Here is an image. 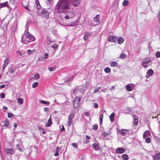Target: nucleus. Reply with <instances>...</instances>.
<instances>
[{"mask_svg":"<svg viewBox=\"0 0 160 160\" xmlns=\"http://www.w3.org/2000/svg\"><path fill=\"white\" fill-rule=\"evenodd\" d=\"M56 7L58 12H65L69 8V1L68 0H60L58 2Z\"/></svg>","mask_w":160,"mask_h":160,"instance_id":"f257e3e1","label":"nucleus"},{"mask_svg":"<svg viewBox=\"0 0 160 160\" xmlns=\"http://www.w3.org/2000/svg\"><path fill=\"white\" fill-rule=\"evenodd\" d=\"M35 40L34 37L28 31L25 32L22 38V41L24 44H27Z\"/></svg>","mask_w":160,"mask_h":160,"instance_id":"f03ea898","label":"nucleus"},{"mask_svg":"<svg viewBox=\"0 0 160 160\" xmlns=\"http://www.w3.org/2000/svg\"><path fill=\"white\" fill-rule=\"evenodd\" d=\"M65 12L66 15L64 17V18L66 20L72 19L74 17V13L72 11H69V12L66 11Z\"/></svg>","mask_w":160,"mask_h":160,"instance_id":"7ed1b4c3","label":"nucleus"},{"mask_svg":"<svg viewBox=\"0 0 160 160\" xmlns=\"http://www.w3.org/2000/svg\"><path fill=\"white\" fill-rule=\"evenodd\" d=\"M80 99L78 97H76L73 101V107L74 108H77L79 106V102Z\"/></svg>","mask_w":160,"mask_h":160,"instance_id":"20e7f679","label":"nucleus"},{"mask_svg":"<svg viewBox=\"0 0 160 160\" xmlns=\"http://www.w3.org/2000/svg\"><path fill=\"white\" fill-rule=\"evenodd\" d=\"M22 4L23 6L28 11H30L29 8V2L28 0H22Z\"/></svg>","mask_w":160,"mask_h":160,"instance_id":"39448f33","label":"nucleus"},{"mask_svg":"<svg viewBox=\"0 0 160 160\" xmlns=\"http://www.w3.org/2000/svg\"><path fill=\"white\" fill-rule=\"evenodd\" d=\"M125 151V150L123 148H118L116 150V152L118 154H122L124 153Z\"/></svg>","mask_w":160,"mask_h":160,"instance_id":"423d86ee","label":"nucleus"},{"mask_svg":"<svg viewBox=\"0 0 160 160\" xmlns=\"http://www.w3.org/2000/svg\"><path fill=\"white\" fill-rule=\"evenodd\" d=\"M126 89L128 91H131L133 90L134 88V87L131 84H128L126 86Z\"/></svg>","mask_w":160,"mask_h":160,"instance_id":"0eeeda50","label":"nucleus"},{"mask_svg":"<svg viewBox=\"0 0 160 160\" xmlns=\"http://www.w3.org/2000/svg\"><path fill=\"white\" fill-rule=\"evenodd\" d=\"M108 40L109 42H115L117 40V37L112 35H110L108 37Z\"/></svg>","mask_w":160,"mask_h":160,"instance_id":"6e6552de","label":"nucleus"},{"mask_svg":"<svg viewBox=\"0 0 160 160\" xmlns=\"http://www.w3.org/2000/svg\"><path fill=\"white\" fill-rule=\"evenodd\" d=\"M5 152L7 154H13L14 153L15 151L12 148H7L5 149Z\"/></svg>","mask_w":160,"mask_h":160,"instance_id":"1a4fd4ad","label":"nucleus"},{"mask_svg":"<svg viewBox=\"0 0 160 160\" xmlns=\"http://www.w3.org/2000/svg\"><path fill=\"white\" fill-rule=\"evenodd\" d=\"M151 62L150 60H148L147 59H145L143 60L142 62V65L143 67L144 68H146L147 67L148 65L147 63H149Z\"/></svg>","mask_w":160,"mask_h":160,"instance_id":"9d476101","label":"nucleus"},{"mask_svg":"<svg viewBox=\"0 0 160 160\" xmlns=\"http://www.w3.org/2000/svg\"><path fill=\"white\" fill-rule=\"evenodd\" d=\"M92 147L95 151H97L101 150V148L99 146L98 143H94L92 144Z\"/></svg>","mask_w":160,"mask_h":160,"instance_id":"9b49d317","label":"nucleus"},{"mask_svg":"<svg viewBox=\"0 0 160 160\" xmlns=\"http://www.w3.org/2000/svg\"><path fill=\"white\" fill-rule=\"evenodd\" d=\"M128 131V130L122 129L121 130H119L118 132L122 136H124L126 135V132Z\"/></svg>","mask_w":160,"mask_h":160,"instance_id":"f8f14e48","label":"nucleus"},{"mask_svg":"<svg viewBox=\"0 0 160 160\" xmlns=\"http://www.w3.org/2000/svg\"><path fill=\"white\" fill-rule=\"evenodd\" d=\"M133 117L134 118L133 125L134 126H136L138 124V117L135 115H133Z\"/></svg>","mask_w":160,"mask_h":160,"instance_id":"ddd939ff","label":"nucleus"},{"mask_svg":"<svg viewBox=\"0 0 160 160\" xmlns=\"http://www.w3.org/2000/svg\"><path fill=\"white\" fill-rule=\"evenodd\" d=\"M151 135V133L149 131L147 130L143 133V138H145L147 137L150 136Z\"/></svg>","mask_w":160,"mask_h":160,"instance_id":"4468645a","label":"nucleus"},{"mask_svg":"<svg viewBox=\"0 0 160 160\" xmlns=\"http://www.w3.org/2000/svg\"><path fill=\"white\" fill-rule=\"evenodd\" d=\"M153 158L154 160H160V152L155 155L153 156Z\"/></svg>","mask_w":160,"mask_h":160,"instance_id":"2eb2a0df","label":"nucleus"},{"mask_svg":"<svg viewBox=\"0 0 160 160\" xmlns=\"http://www.w3.org/2000/svg\"><path fill=\"white\" fill-rule=\"evenodd\" d=\"M80 2V0H76L73 2V5L75 7L78 6L79 5Z\"/></svg>","mask_w":160,"mask_h":160,"instance_id":"dca6fc26","label":"nucleus"},{"mask_svg":"<svg viewBox=\"0 0 160 160\" xmlns=\"http://www.w3.org/2000/svg\"><path fill=\"white\" fill-rule=\"evenodd\" d=\"M41 13V14L44 15L46 17H48L49 16V14L48 12L45 10H42Z\"/></svg>","mask_w":160,"mask_h":160,"instance_id":"f3484780","label":"nucleus"},{"mask_svg":"<svg viewBox=\"0 0 160 160\" xmlns=\"http://www.w3.org/2000/svg\"><path fill=\"white\" fill-rule=\"evenodd\" d=\"M52 122L51 119V116L49 118L48 120V122L46 124V127H49L52 124Z\"/></svg>","mask_w":160,"mask_h":160,"instance_id":"a211bd4d","label":"nucleus"},{"mask_svg":"<svg viewBox=\"0 0 160 160\" xmlns=\"http://www.w3.org/2000/svg\"><path fill=\"white\" fill-rule=\"evenodd\" d=\"M124 41V39L121 37H119L118 38L117 42L118 44H121Z\"/></svg>","mask_w":160,"mask_h":160,"instance_id":"6ab92c4d","label":"nucleus"},{"mask_svg":"<svg viewBox=\"0 0 160 160\" xmlns=\"http://www.w3.org/2000/svg\"><path fill=\"white\" fill-rule=\"evenodd\" d=\"M75 116V115L74 113H71L68 116V120H72L73 119V118H74Z\"/></svg>","mask_w":160,"mask_h":160,"instance_id":"aec40b11","label":"nucleus"},{"mask_svg":"<svg viewBox=\"0 0 160 160\" xmlns=\"http://www.w3.org/2000/svg\"><path fill=\"white\" fill-rule=\"evenodd\" d=\"M8 60L7 59H6L5 60L3 64V65L2 68L4 69L5 67L8 65Z\"/></svg>","mask_w":160,"mask_h":160,"instance_id":"412c9836","label":"nucleus"},{"mask_svg":"<svg viewBox=\"0 0 160 160\" xmlns=\"http://www.w3.org/2000/svg\"><path fill=\"white\" fill-rule=\"evenodd\" d=\"M4 126L5 127H8L10 123L9 121L7 119H6L3 122Z\"/></svg>","mask_w":160,"mask_h":160,"instance_id":"4be33fe9","label":"nucleus"},{"mask_svg":"<svg viewBox=\"0 0 160 160\" xmlns=\"http://www.w3.org/2000/svg\"><path fill=\"white\" fill-rule=\"evenodd\" d=\"M93 21L96 22H98L99 21V15H97L95 17L93 18Z\"/></svg>","mask_w":160,"mask_h":160,"instance_id":"5701e85b","label":"nucleus"},{"mask_svg":"<svg viewBox=\"0 0 160 160\" xmlns=\"http://www.w3.org/2000/svg\"><path fill=\"white\" fill-rule=\"evenodd\" d=\"M115 115L114 113L113 112L109 116V118L111 122H113L114 121L113 118L115 117Z\"/></svg>","mask_w":160,"mask_h":160,"instance_id":"b1692460","label":"nucleus"},{"mask_svg":"<svg viewBox=\"0 0 160 160\" xmlns=\"http://www.w3.org/2000/svg\"><path fill=\"white\" fill-rule=\"evenodd\" d=\"M8 2H6L4 3H0V8L8 6Z\"/></svg>","mask_w":160,"mask_h":160,"instance_id":"393cba45","label":"nucleus"},{"mask_svg":"<svg viewBox=\"0 0 160 160\" xmlns=\"http://www.w3.org/2000/svg\"><path fill=\"white\" fill-rule=\"evenodd\" d=\"M90 35V33L89 32H86L84 35L83 39L85 41H86L88 38L89 36Z\"/></svg>","mask_w":160,"mask_h":160,"instance_id":"a878e982","label":"nucleus"},{"mask_svg":"<svg viewBox=\"0 0 160 160\" xmlns=\"http://www.w3.org/2000/svg\"><path fill=\"white\" fill-rule=\"evenodd\" d=\"M122 158L124 160H128L129 158L128 155L126 154L122 155Z\"/></svg>","mask_w":160,"mask_h":160,"instance_id":"bb28decb","label":"nucleus"},{"mask_svg":"<svg viewBox=\"0 0 160 160\" xmlns=\"http://www.w3.org/2000/svg\"><path fill=\"white\" fill-rule=\"evenodd\" d=\"M147 73L149 76H151L153 73V71L152 69H150L148 71Z\"/></svg>","mask_w":160,"mask_h":160,"instance_id":"cd10ccee","label":"nucleus"},{"mask_svg":"<svg viewBox=\"0 0 160 160\" xmlns=\"http://www.w3.org/2000/svg\"><path fill=\"white\" fill-rule=\"evenodd\" d=\"M59 148L58 147H57L56 149V153H55L54 154V155L55 156H58L59 153Z\"/></svg>","mask_w":160,"mask_h":160,"instance_id":"c85d7f7f","label":"nucleus"},{"mask_svg":"<svg viewBox=\"0 0 160 160\" xmlns=\"http://www.w3.org/2000/svg\"><path fill=\"white\" fill-rule=\"evenodd\" d=\"M129 4V2L128 0H124L122 3V5L124 6H126Z\"/></svg>","mask_w":160,"mask_h":160,"instance_id":"c756f323","label":"nucleus"},{"mask_svg":"<svg viewBox=\"0 0 160 160\" xmlns=\"http://www.w3.org/2000/svg\"><path fill=\"white\" fill-rule=\"evenodd\" d=\"M104 70L105 72L107 73H110L111 72V69L108 67L106 68Z\"/></svg>","mask_w":160,"mask_h":160,"instance_id":"7c9ffc66","label":"nucleus"},{"mask_svg":"<svg viewBox=\"0 0 160 160\" xmlns=\"http://www.w3.org/2000/svg\"><path fill=\"white\" fill-rule=\"evenodd\" d=\"M18 102L21 104H22L23 102V100L22 99L20 98H18Z\"/></svg>","mask_w":160,"mask_h":160,"instance_id":"2f4dec72","label":"nucleus"},{"mask_svg":"<svg viewBox=\"0 0 160 160\" xmlns=\"http://www.w3.org/2000/svg\"><path fill=\"white\" fill-rule=\"evenodd\" d=\"M117 64V63L115 61L112 62H111L110 65L111 67H115Z\"/></svg>","mask_w":160,"mask_h":160,"instance_id":"473e14b6","label":"nucleus"},{"mask_svg":"<svg viewBox=\"0 0 160 160\" xmlns=\"http://www.w3.org/2000/svg\"><path fill=\"white\" fill-rule=\"evenodd\" d=\"M126 55L123 53H122L120 56V58L122 59L125 58H126Z\"/></svg>","mask_w":160,"mask_h":160,"instance_id":"72a5a7b5","label":"nucleus"},{"mask_svg":"<svg viewBox=\"0 0 160 160\" xmlns=\"http://www.w3.org/2000/svg\"><path fill=\"white\" fill-rule=\"evenodd\" d=\"M145 142L147 143H150L151 142V139L150 138H146Z\"/></svg>","mask_w":160,"mask_h":160,"instance_id":"f704fd0d","label":"nucleus"},{"mask_svg":"<svg viewBox=\"0 0 160 160\" xmlns=\"http://www.w3.org/2000/svg\"><path fill=\"white\" fill-rule=\"evenodd\" d=\"M35 52V50H28L27 51L28 54V55H30L31 53L34 52Z\"/></svg>","mask_w":160,"mask_h":160,"instance_id":"c9c22d12","label":"nucleus"},{"mask_svg":"<svg viewBox=\"0 0 160 160\" xmlns=\"http://www.w3.org/2000/svg\"><path fill=\"white\" fill-rule=\"evenodd\" d=\"M109 133L106 132H103L102 133V135L104 137H106L108 136L109 135Z\"/></svg>","mask_w":160,"mask_h":160,"instance_id":"e433bc0d","label":"nucleus"},{"mask_svg":"<svg viewBox=\"0 0 160 160\" xmlns=\"http://www.w3.org/2000/svg\"><path fill=\"white\" fill-rule=\"evenodd\" d=\"M40 102H41L42 103V104H48V105H49L50 104V102H49L44 101H43V100H41Z\"/></svg>","mask_w":160,"mask_h":160,"instance_id":"4c0bfd02","label":"nucleus"},{"mask_svg":"<svg viewBox=\"0 0 160 160\" xmlns=\"http://www.w3.org/2000/svg\"><path fill=\"white\" fill-rule=\"evenodd\" d=\"M38 85V83L37 82H34L33 83L32 85L33 88H35L37 87Z\"/></svg>","mask_w":160,"mask_h":160,"instance_id":"58836bf2","label":"nucleus"},{"mask_svg":"<svg viewBox=\"0 0 160 160\" xmlns=\"http://www.w3.org/2000/svg\"><path fill=\"white\" fill-rule=\"evenodd\" d=\"M103 118V114H101L100 116H99V119L100 120L101 124H102V121Z\"/></svg>","mask_w":160,"mask_h":160,"instance_id":"ea45409f","label":"nucleus"},{"mask_svg":"<svg viewBox=\"0 0 160 160\" xmlns=\"http://www.w3.org/2000/svg\"><path fill=\"white\" fill-rule=\"evenodd\" d=\"M101 88L100 87H98L95 88L94 90V92L96 93L98 92Z\"/></svg>","mask_w":160,"mask_h":160,"instance_id":"a19ab883","label":"nucleus"},{"mask_svg":"<svg viewBox=\"0 0 160 160\" xmlns=\"http://www.w3.org/2000/svg\"><path fill=\"white\" fill-rule=\"evenodd\" d=\"M58 47V45L57 44H54L52 46V47L54 49L57 48Z\"/></svg>","mask_w":160,"mask_h":160,"instance_id":"79ce46f5","label":"nucleus"},{"mask_svg":"<svg viewBox=\"0 0 160 160\" xmlns=\"http://www.w3.org/2000/svg\"><path fill=\"white\" fill-rule=\"evenodd\" d=\"M48 69L50 71H55V67H50L48 68Z\"/></svg>","mask_w":160,"mask_h":160,"instance_id":"37998d69","label":"nucleus"},{"mask_svg":"<svg viewBox=\"0 0 160 160\" xmlns=\"http://www.w3.org/2000/svg\"><path fill=\"white\" fill-rule=\"evenodd\" d=\"M98 126L97 124H94L93 127L92 128L93 129L96 130L98 129Z\"/></svg>","mask_w":160,"mask_h":160,"instance_id":"c03bdc74","label":"nucleus"},{"mask_svg":"<svg viewBox=\"0 0 160 160\" xmlns=\"http://www.w3.org/2000/svg\"><path fill=\"white\" fill-rule=\"evenodd\" d=\"M13 116V114L11 113H8V117L9 118H12Z\"/></svg>","mask_w":160,"mask_h":160,"instance_id":"a18cd8bd","label":"nucleus"},{"mask_svg":"<svg viewBox=\"0 0 160 160\" xmlns=\"http://www.w3.org/2000/svg\"><path fill=\"white\" fill-rule=\"evenodd\" d=\"M34 77L37 79H38L39 78L40 76L39 74H37L34 75Z\"/></svg>","mask_w":160,"mask_h":160,"instance_id":"49530a36","label":"nucleus"},{"mask_svg":"<svg viewBox=\"0 0 160 160\" xmlns=\"http://www.w3.org/2000/svg\"><path fill=\"white\" fill-rule=\"evenodd\" d=\"M156 57L157 58H160V52H157L156 53Z\"/></svg>","mask_w":160,"mask_h":160,"instance_id":"de8ad7c7","label":"nucleus"},{"mask_svg":"<svg viewBox=\"0 0 160 160\" xmlns=\"http://www.w3.org/2000/svg\"><path fill=\"white\" fill-rule=\"evenodd\" d=\"M36 8L38 9H41V7L39 3L36 4Z\"/></svg>","mask_w":160,"mask_h":160,"instance_id":"09e8293b","label":"nucleus"},{"mask_svg":"<svg viewBox=\"0 0 160 160\" xmlns=\"http://www.w3.org/2000/svg\"><path fill=\"white\" fill-rule=\"evenodd\" d=\"M72 145L75 148H77L78 147V144L77 143H72Z\"/></svg>","mask_w":160,"mask_h":160,"instance_id":"8fccbe9b","label":"nucleus"},{"mask_svg":"<svg viewBox=\"0 0 160 160\" xmlns=\"http://www.w3.org/2000/svg\"><path fill=\"white\" fill-rule=\"evenodd\" d=\"M1 97L2 98H4L5 97V94L4 93H2L1 95Z\"/></svg>","mask_w":160,"mask_h":160,"instance_id":"3c124183","label":"nucleus"},{"mask_svg":"<svg viewBox=\"0 0 160 160\" xmlns=\"http://www.w3.org/2000/svg\"><path fill=\"white\" fill-rule=\"evenodd\" d=\"M94 106L96 108H98V105L96 103H94Z\"/></svg>","mask_w":160,"mask_h":160,"instance_id":"603ef678","label":"nucleus"},{"mask_svg":"<svg viewBox=\"0 0 160 160\" xmlns=\"http://www.w3.org/2000/svg\"><path fill=\"white\" fill-rule=\"evenodd\" d=\"M72 121L68 120V125L69 126H70L72 123Z\"/></svg>","mask_w":160,"mask_h":160,"instance_id":"864d4df0","label":"nucleus"},{"mask_svg":"<svg viewBox=\"0 0 160 160\" xmlns=\"http://www.w3.org/2000/svg\"><path fill=\"white\" fill-rule=\"evenodd\" d=\"M43 109H44V111L45 112H47L49 110L48 108L47 107H45V108H44Z\"/></svg>","mask_w":160,"mask_h":160,"instance_id":"5fc2aeb1","label":"nucleus"},{"mask_svg":"<svg viewBox=\"0 0 160 160\" xmlns=\"http://www.w3.org/2000/svg\"><path fill=\"white\" fill-rule=\"evenodd\" d=\"M44 58H46L48 56V54L47 53H44Z\"/></svg>","mask_w":160,"mask_h":160,"instance_id":"6e6d98bb","label":"nucleus"},{"mask_svg":"<svg viewBox=\"0 0 160 160\" xmlns=\"http://www.w3.org/2000/svg\"><path fill=\"white\" fill-rule=\"evenodd\" d=\"M17 53L18 54V55H19L20 56L22 55V54L21 52L19 51H18L17 52Z\"/></svg>","mask_w":160,"mask_h":160,"instance_id":"4d7b16f0","label":"nucleus"},{"mask_svg":"<svg viewBox=\"0 0 160 160\" xmlns=\"http://www.w3.org/2000/svg\"><path fill=\"white\" fill-rule=\"evenodd\" d=\"M85 115L86 116L88 117L90 115V113L88 112H86L85 113Z\"/></svg>","mask_w":160,"mask_h":160,"instance_id":"13d9d810","label":"nucleus"},{"mask_svg":"<svg viewBox=\"0 0 160 160\" xmlns=\"http://www.w3.org/2000/svg\"><path fill=\"white\" fill-rule=\"evenodd\" d=\"M14 70L12 69H11L10 70V73H14Z\"/></svg>","mask_w":160,"mask_h":160,"instance_id":"bf43d9fd","label":"nucleus"},{"mask_svg":"<svg viewBox=\"0 0 160 160\" xmlns=\"http://www.w3.org/2000/svg\"><path fill=\"white\" fill-rule=\"evenodd\" d=\"M1 88H3L5 87V85L4 84H2L0 86Z\"/></svg>","mask_w":160,"mask_h":160,"instance_id":"052dcab7","label":"nucleus"},{"mask_svg":"<svg viewBox=\"0 0 160 160\" xmlns=\"http://www.w3.org/2000/svg\"><path fill=\"white\" fill-rule=\"evenodd\" d=\"M73 94H74L75 95H76V91L75 90H73Z\"/></svg>","mask_w":160,"mask_h":160,"instance_id":"680f3d73","label":"nucleus"},{"mask_svg":"<svg viewBox=\"0 0 160 160\" xmlns=\"http://www.w3.org/2000/svg\"><path fill=\"white\" fill-rule=\"evenodd\" d=\"M89 142V140H87L84 142V144H87V143H88Z\"/></svg>","mask_w":160,"mask_h":160,"instance_id":"e2e57ef3","label":"nucleus"},{"mask_svg":"<svg viewBox=\"0 0 160 160\" xmlns=\"http://www.w3.org/2000/svg\"><path fill=\"white\" fill-rule=\"evenodd\" d=\"M13 126L15 128H16V127H17V124L16 123H14V124H13Z\"/></svg>","mask_w":160,"mask_h":160,"instance_id":"0e129e2a","label":"nucleus"},{"mask_svg":"<svg viewBox=\"0 0 160 160\" xmlns=\"http://www.w3.org/2000/svg\"><path fill=\"white\" fill-rule=\"evenodd\" d=\"M86 139L87 140L89 139L90 138L87 135H86Z\"/></svg>","mask_w":160,"mask_h":160,"instance_id":"69168bd1","label":"nucleus"},{"mask_svg":"<svg viewBox=\"0 0 160 160\" xmlns=\"http://www.w3.org/2000/svg\"><path fill=\"white\" fill-rule=\"evenodd\" d=\"M64 129H65L64 128V127L63 126V125H62V127L61 129V131H63V130H64Z\"/></svg>","mask_w":160,"mask_h":160,"instance_id":"338daca9","label":"nucleus"},{"mask_svg":"<svg viewBox=\"0 0 160 160\" xmlns=\"http://www.w3.org/2000/svg\"><path fill=\"white\" fill-rule=\"evenodd\" d=\"M3 109L4 110H7L8 109V108L5 106L3 107Z\"/></svg>","mask_w":160,"mask_h":160,"instance_id":"774afa93","label":"nucleus"}]
</instances>
